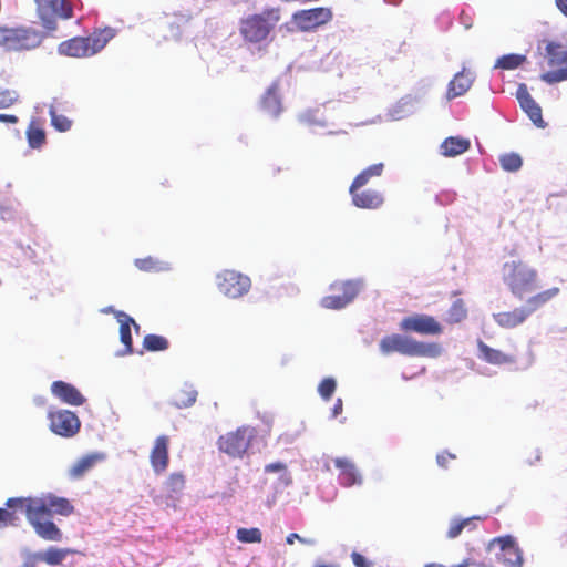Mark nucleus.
<instances>
[{
    "label": "nucleus",
    "instance_id": "obj_1",
    "mask_svg": "<svg viewBox=\"0 0 567 567\" xmlns=\"http://www.w3.org/2000/svg\"><path fill=\"white\" fill-rule=\"evenodd\" d=\"M502 279L509 292L518 300L535 295L539 287L537 269L523 260H512L503 265Z\"/></svg>",
    "mask_w": 567,
    "mask_h": 567
},
{
    "label": "nucleus",
    "instance_id": "obj_2",
    "mask_svg": "<svg viewBox=\"0 0 567 567\" xmlns=\"http://www.w3.org/2000/svg\"><path fill=\"white\" fill-rule=\"evenodd\" d=\"M379 347L385 355L398 352L406 357L437 358L442 353V347L436 342L426 343L399 333L385 336Z\"/></svg>",
    "mask_w": 567,
    "mask_h": 567
},
{
    "label": "nucleus",
    "instance_id": "obj_3",
    "mask_svg": "<svg viewBox=\"0 0 567 567\" xmlns=\"http://www.w3.org/2000/svg\"><path fill=\"white\" fill-rule=\"evenodd\" d=\"M559 293L560 289L558 287H551L549 289L536 292L526 299L525 306L515 308L509 311L495 313L494 320L499 327L504 329L516 328L519 324H523L533 312L543 308Z\"/></svg>",
    "mask_w": 567,
    "mask_h": 567
},
{
    "label": "nucleus",
    "instance_id": "obj_4",
    "mask_svg": "<svg viewBox=\"0 0 567 567\" xmlns=\"http://www.w3.org/2000/svg\"><path fill=\"white\" fill-rule=\"evenodd\" d=\"M279 20V9H267L259 14H252L244 19L240 24V34L248 42L259 43L267 39Z\"/></svg>",
    "mask_w": 567,
    "mask_h": 567
},
{
    "label": "nucleus",
    "instance_id": "obj_5",
    "mask_svg": "<svg viewBox=\"0 0 567 567\" xmlns=\"http://www.w3.org/2000/svg\"><path fill=\"white\" fill-rule=\"evenodd\" d=\"M113 37V30L106 29L89 38H73L62 42L58 51L60 54L74 58L91 56L100 52Z\"/></svg>",
    "mask_w": 567,
    "mask_h": 567
},
{
    "label": "nucleus",
    "instance_id": "obj_6",
    "mask_svg": "<svg viewBox=\"0 0 567 567\" xmlns=\"http://www.w3.org/2000/svg\"><path fill=\"white\" fill-rule=\"evenodd\" d=\"M332 19V11L329 8H313L295 12L291 19L280 27L285 33L309 32L327 24Z\"/></svg>",
    "mask_w": 567,
    "mask_h": 567
},
{
    "label": "nucleus",
    "instance_id": "obj_7",
    "mask_svg": "<svg viewBox=\"0 0 567 567\" xmlns=\"http://www.w3.org/2000/svg\"><path fill=\"white\" fill-rule=\"evenodd\" d=\"M42 40L43 35L32 29L0 27V47L8 51L32 50L38 48Z\"/></svg>",
    "mask_w": 567,
    "mask_h": 567
},
{
    "label": "nucleus",
    "instance_id": "obj_8",
    "mask_svg": "<svg viewBox=\"0 0 567 567\" xmlns=\"http://www.w3.org/2000/svg\"><path fill=\"white\" fill-rule=\"evenodd\" d=\"M218 290L226 297L236 299L246 295L251 287L250 278L239 271L225 269L216 276Z\"/></svg>",
    "mask_w": 567,
    "mask_h": 567
},
{
    "label": "nucleus",
    "instance_id": "obj_9",
    "mask_svg": "<svg viewBox=\"0 0 567 567\" xmlns=\"http://www.w3.org/2000/svg\"><path fill=\"white\" fill-rule=\"evenodd\" d=\"M254 430L241 426L218 439V449L231 457H241L250 445Z\"/></svg>",
    "mask_w": 567,
    "mask_h": 567
},
{
    "label": "nucleus",
    "instance_id": "obj_10",
    "mask_svg": "<svg viewBox=\"0 0 567 567\" xmlns=\"http://www.w3.org/2000/svg\"><path fill=\"white\" fill-rule=\"evenodd\" d=\"M29 499H16L10 503H28L31 508L38 513H47L51 516L52 514L69 516L74 512V506L68 498L58 497L54 495H47L44 497H28Z\"/></svg>",
    "mask_w": 567,
    "mask_h": 567
},
{
    "label": "nucleus",
    "instance_id": "obj_11",
    "mask_svg": "<svg viewBox=\"0 0 567 567\" xmlns=\"http://www.w3.org/2000/svg\"><path fill=\"white\" fill-rule=\"evenodd\" d=\"M38 6V14L48 30H55L56 18L69 19L72 17V8L68 0H34Z\"/></svg>",
    "mask_w": 567,
    "mask_h": 567
},
{
    "label": "nucleus",
    "instance_id": "obj_12",
    "mask_svg": "<svg viewBox=\"0 0 567 567\" xmlns=\"http://www.w3.org/2000/svg\"><path fill=\"white\" fill-rule=\"evenodd\" d=\"M331 290L336 293L323 297L320 303L326 309L339 310L353 301L360 287L358 282L348 280L332 284Z\"/></svg>",
    "mask_w": 567,
    "mask_h": 567
},
{
    "label": "nucleus",
    "instance_id": "obj_13",
    "mask_svg": "<svg viewBox=\"0 0 567 567\" xmlns=\"http://www.w3.org/2000/svg\"><path fill=\"white\" fill-rule=\"evenodd\" d=\"M400 329L423 336H439L443 332L442 324L434 317L424 313H415L403 318L400 322Z\"/></svg>",
    "mask_w": 567,
    "mask_h": 567
},
{
    "label": "nucleus",
    "instance_id": "obj_14",
    "mask_svg": "<svg viewBox=\"0 0 567 567\" xmlns=\"http://www.w3.org/2000/svg\"><path fill=\"white\" fill-rule=\"evenodd\" d=\"M25 506V516L35 533L45 540L60 542L62 539V533L59 527L51 520H43L47 517V513H38L31 508L28 503H19Z\"/></svg>",
    "mask_w": 567,
    "mask_h": 567
},
{
    "label": "nucleus",
    "instance_id": "obj_15",
    "mask_svg": "<svg viewBox=\"0 0 567 567\" xmlns=\"http://www.w3.org/2000/svg\"><path fill=\"white\" fill-rule=\"evenodd\" d=\"M48 419L50 420V430L60 436L71 437L80 431L79 417L69 410L51 411Z\"/></svg>",
    "mask_w": 567,
    "mask_h": 567
},
{
    "label": "nucleus",
    "instance_id": "obj_16",
    "mask_svg": "<svg viewBox=\"0 0 567 567\" xmlns=\"http://www.w3.org/2000/svg\"><path fill=\"white\" fill-rule=\"evenodd\" d=\"M491 545H497L501 553L497 556L505 567H522L524 563L523 551L518 547L514 537L507 535L496 537L491 542Z\"/></svg>",
    "mask_w": 567,
    "mask_h": 567
},
{
    "label": "nucleus",
    "instance_id": "obj_17",
    "mask_svg": "<svg viewBox=\"0 0 567 567\" xmlns=\"http://www.w3.org/2000/svg\"><path fill=\"white\" fill-rule=\"evenodd\" d=\"M352 204L362 209H378L384 203L383 194L377 189L364 187H357L353 189V184L349 187Z\"/></svg>",
    "mask_w": 567,
    "mask_h": 567
},
{
    "label": "nucleus",
    "instance_id": "obj_18",
    "mask_svg": "<svg viewBox=\"0 0 567 567\" xmlns=\"http://www.w3.org/2000/svg\"><path fill=\"white\" fill-rule=\"evenodd\" d=\"M169 437L167 435H159L156 437L154 445L150 453V463L156 474L164 473L169 463Z\"/></svg>",
    "mask_w": 567,
    "mask_h": 567
},
{
    "label": "nucleus",
    "instance_id": "obj_19",
    "mask_svg": "<svg viewBox=\"0 0 567 567\" xmlns=\"http://www.w3.org/2000/svg\"><path fill=\"white\" fill-rule=\"evenodd\" d=\"M51 392L60 401L70 405L79 406L85 402L82 393L74 385L64 381H54L51 384Z\"/></svg>",
    "mask_w": 567,
    "mask_h": 567
},
{
    "label": "nucleus",
    "instance_id": "obj_20",
    "mask_svg": "<svg viewBox=\"0 0 567 567\" xmlns=\"http://www.w3.org/2000/svg\"><path fill=\"white\" fill-rule=\"evenodd\" d=\"M104 458L105 455L99 452L82 456L69 468V477L74 481L83 478L97 463L104 461Z\"/></svg>",
    "mask_w": 567,
    "mask_h": 567
},
{
    "label": "nucleus",
    "instance_id": "obj_21",
    "mask_svg": "<svg viewBox=\"0 0 567 567\" xmlns=\"http://www.w3.org/2000/svg\"><path fill=\"white\" fill-rule=\"evenodd\" d=\"M334 465L340 470V483L346 487H351L353 485H360L362 483V477L357 471L355 465L346 457H338L334 461Z\"/></svg>",
    "mask_w": 567,
    "mask_h": 567
},
{
    "label": "nucleus",
    "instance_id": "obj_22",
    "mask_svg": "<svg viewBox=\"0 0 567 567\" xmlns=\"http://www.w3.org/2000/svg\"><path fill=\"white\" fill-rule=\"evenodd\" d=\"M16 499H29L28 497H12L8 498L6 502L7 508L0 507V528H4L8 526H18L20 523L19 513L25 514V506H22L18 503H10V501Z\"/></svg>",
    "mask_w": 567,
    "mask_h": 567
},
{
    "label": "nucleus",
    "instance_id": "obj_23",
    "mask_svg": "<svg viewBox=\"0 0 567 567\" xmlns=\"http://www.w3.org/2000/svg\"><path fill=\"white\" fill-rule=\"evenodd\" d=\"M474 76L471 72H466L465 70L456 73L454 78L449 83L446 97L447 101H451L457 96L463 95L471 87L473 83Z\"/></svg>",
    "mask_w": 567,
    "mask_h": 567
},
{
    "label": "nucleus",
    "instance_id": "obj_24",
    "mask_svg": "<svg viewBox=\"0 0 567 567\" xmlns=\"http://www.w3.org/2000/svg\"><path fill=\"white\" fill-rule=\"evenodd\" d=\"M480 357L491 364L502 365V364H511L516 361L515 357L505 354L497 349H493L483 341H478L477 343Z\"/></svg>",
    "mask_w": 567,
    "mask_h": 567
},
{
    "label": "nucleus",
    "instance_id": "obj_25",
    "mask_svg": "<svg viewBox=\"0 0 567 567\" xmlns=\"http://www.w3.org/2000/svg\"><path fill=\"white\" fill-rule=\"evenodd\" d=\"M470 147V140L460 136L446 137L440 146L441 154L445 157H454L461 155L468 151Z\"/></svg>",
    "mask_w": 567,
    "mask_h": 567
},
{
    "label": "nucleus",
    "instance_id": "obj_26",
    "mask_svg": "<svg viewBox=\"0 0 567 567\" xmlns=\"http://www.w3.org/2000/svg\"><path fill=\"white\" fill-rule=\"evenodd\" d=\"M117 321L120 322V338L121 342L125 346V353H132V334H131V326H134L136 330L140 329V326L134 321L125 312L118 311L116 313Z\"/></svg>",
    "mask_w": 567,
    "mask_h": 567
},
{
    "label": "nucleus",
    "instance_id": "obj_27",
    "mask_svg": "<svg viewBox=\"0 0 567 567\" xmlns=\"http://www.w3.org/2000/svg\"><path fill=\"white\" fill-rule=\"evenodd\" d=\"M28 144L31 148H41L47 142V135L42 125L32 120L25 132Z\"/></svg>",
    "mask_w": 567,
    "mask_h": 567
},
{
    "label": "nucleus",
    "instance_id": "obj_28",
    "mask_svg": "<svg viewBox=\"0 0 567 567\" xmlns=\"http://www.w3.org/2000/svg\"><path fill=\"white\" fill-rule=\"evenodd\" d=\"M383 169V163L370 165L354 177V179L351 183L353 184V189L357 187H364L371 181V178L381 176Z\"/></svg>",
    "mask_w": 567,
    "mask_h": 567
},
{
    "label": "nucleus",
    "instance_id": "obj_29",
    "mask_svg": "<svg viewBox=\"0 0 567 567\" xmlns=\"http://www.w3.org/2000/svg\"><path fill=\"white\" fill-rule=\"evenodd\" d=\"M196 399L197 391L190 385H185L175 393L173 404L178 409H185L192 406Z\"/></svg>",
    "mask_w": 567,
    "mask_h": 567
},
{
    "label": "nucleus",
    "instance_id": "obj_30",
    "mask_svg": "<svg viewBox=\"0 0 567 567\" xmlns=\"http://www.w3.org/2000/svg\"><path fill=\"white\" fill-rule=\"evenodd\" d=\"M70 553V549L50 547L44 553L35 554L34 558L43 560L48 565L55 566L62 564V561Z\"/></svg>",
    "mask_w": 567,
    "mask_h": 567
},
{
    "label": "nucleus",
    "instance_id": "obj_31",
    "mask_svg": "<svg viewBox=\"0 0 567 567\" xmlns=\"http://www.w3.org/2000/svg\"><path fill=\"white\" fill-rule=\"evenodd\" d=\"M185 475L181 472L172 473L165 481L164 488L169 497H174L183 492L185 487Z\"/></svg>",
    "mask_w": 567,
    "mask_h": 567
},
{
    "label": "nucleus",
    "instance_id": "obj_32",
    "mask_svg": "<svg viewBox=\"0 0 567 567\" xmlns=\"http://www.w3.org/2000/svg\"><path fill=\"white\" fill-rule=\"evenodd\" d=\"M499 165L505 172H517L523 166V158L518 153L509 152L501 154L498 157Z\"/></svg>",
    "mask_w": 567,
    "mask_h": 567
},
{
    "label": "nucleus",
    "instance_id": "obj_33",
    "mask_svg": "<svg viewBox=\"0 0 567 567\" xmlns=\"http://www.w3.org/2000/svg\"><path fill=\"white\" fill-rule=\"evenodd\" d=\"M467 317V309L462 299L455 300L446 313V321L451 324L460 323Z\"/></svg>",
    "mask_w": 567,
    "mask_h": 567
},
{
    "label": "nucleus",
    "instance_id": "obj_34",
    "mask_svg": "<svg viewBox=\"0 0 567 567\" xmlns=\"http://www.w3.org/2000/svg\"><path fill=\"white\" fill-rule=\"evenodd\" d=\"M168 340L158 334H146L143 340V347L150 352L164 351L168 349Z\"/></svg>",
    "mask_w": 567,
    "mask_h": 567
},
{
    "label": "nucleus",
    "instance_id": "obj_35",
    "mask_svg": "<svg viewBox=\"0 0 567 567\" xmlns=\"http://www.w3.org/2000/svg\"><path fill=\"white\" fill-rule=\"evenodd\" d=\"M526 61L523 54H506L497 59L495 68L503 70H515Z\"/></svg>",
    "mask_w": 567,
    "mask_h": 567
},
{
    "label": "nucleus",
    "instance_id": "obj_36",
    "mask_svg": "<svg viewBox=\"0 0 567 567\" xmlns=\"http://www.w3.org/2000/svg\"><path fill=\"white\" fill-rule=\"evenodd\" d=\"M236 537L241 543H261L262 533L259 528H239L237 530Z\"/></svg>",
    "mask_w": 567,
    "mask_h": 567
},
{
    "label": "nucleus",
    "instance_id": "obj_37",
    "mask_svg": "<svg viewBox=\"0 0 567 567\" xmlns=\"http://www.w3.org/2000/svg\"><path fill=\"white\" fill-rule=\"evenodd\" d=\"M135 266L142 271H161L165 267L163 262L154 259L153 257L138 258L134 261Z\"/></svg>",
    "mask_w": 567,
    "mask_h": 567
},
{
    "label": "nucleus",
    "instance_id": "obj_38",
    "mask_svg": "<svg viewBox=\"0 0 567 567\" xmlns=\"http://www.w3.org/2000/svg\"><path fill=\"white\" fill-rule=\"evenodd\" d=\"M281 94L279 91V85L277 83H272L262 96V103L265 106H276L281 104Z\"/></svg>",
    "mask_w": 567,
    "mask_h": 567
},
{
    "label": "nucleus",
    "instance_id": "obj_39",
    "mask_svg": "<svg viewBox=\"0 0 567 567\" xmlns=\"http://www.w3.org/2000/svg\"><path fill=\"white\" fill-rule=\"evenodd\" d=\"M51 123L60 132H66L71 128L72 121L66 116L58 114L55 109L50 110Z\"/></svg>",
    "mask_w": 567,
    "mask_h": 567
},
{
    "label": "nucleus",
    "instance_id": "obj_40",
    "mask_svg": "<svg viewBox=\"0 0 567 567\" xmlns=\"http://www.w3.org/2000/svg\"><path fill=\"white\" fill-rule=\"evenodd\" d=\"M472 520L473 518H465L452 522L447 530V537L453 539L460 536L463 529L472 524Z\"/></svg>",
    "mask_w": 567,
    "mask_h": 567
},
{
    "label": "nucleus",
    "instance_id": "obj_41",
    "mask_svg": "<svg viewBox=\"0 0 567 567\" xmlns=\"http://www.w3.org/2000/svg\"><path fill=\"white\" fill-rule=\"evenodd\" d=\"M336 381L332 378H327L319 384V393L324 400H330L333 392L336 391Z\"/></svg>",
    "mask_w": 567,
    "mask_h": 567
},
{
    "label": "nucleus",
    "instance_id": "obj_42",
    "mask_svg": "<svg viewBox=\"0 0 567 567\" xmlns=\"http://www.w3.org/2000/svg\"><path fill=\"white\" fill-rule=\"evenodd\" d=\"M530 118V121L540 128H544L546 126V123L543 120L542 116V109H524Z\"/></svg>",
    "mask_w": 567,
    "mask_h": 567
},
{
    "label": "nucleus",
    "instance_id": "obj_43",
    "mask_svg": "<svg viewBox=\"0 0 567 567\" xmlns=\"http://www.w3.org/2000/svg\"><path fill=\"white\" fill-rule=\"evenodd\" d=\"M516 97L520 103V106H528V104L532 102V97L527 90V86L524 84L518 85L516 90Z\"/></svg>",
    "mask_w": 567,
    "mask_h": 567
},
{
    "label": "nucleus",
    "instance_id": "obj_44",
    "mask_svg": "<svg viewBox=\"0 0 567 567\" xmlns=\"http://www.w3.org/2000/svg\"><path fill=\"white\" fill-rule=\"evenodd\" d=\"M18 102V94L10 91H0V106H10Z\"/></svg>",
    "mask_w": 567,
    "mask_h": 567
},
{
    "label": "nucleus",
    "instance_id": "obj_45",
    "mask_svg": "<svg viewBox=\"0 0 567 567\" xmlns=\"http://www.w3.org/2000/svg\"><path fill=\"white\" fill-rule=\"evenodd\" d=\"M295 540H298L299 543L308 546H313L316 544L315 539L311 538H303L297 533H291L286 537V543L288 545H292Z\"/></svg>",
    "mask_w": 567,
    "mask_h": 567
},
{
    "label": "nucleus",
    "instance_id": "obj_46",
    "mask_svg": "<svg viewBox=\"0 0 567 567\" xmlns=\"http://www.w3.org/2000/svg\"><path fill=\"white\" fill-rule=\"evenodd\" d=\"M352 563L355 567H372L373 563L368 560L363 555L360 553L353 551L351 554Z\"/></svg>",
    "mask_w": 567,
    "mask_h": 567
},
{
    "label": "nucleus",
    "instance_id": "obj_47",
    "mask_svg": "<svg viewBox=\"0 0 567 567\" xmlns=\"http://www.w3.org/2000/svg\"><path fill=\"white\" fill-rule=\"evenodd\" d=\"M286 470H287V465L282 462H275V463L267 464L265 466L266 473L286 472Z\"/></svg>",
    "mask_w": 567,
    "mask_h": 567
},
{
    "label": "nucleus",
    "instance_id": "obj_48",
    "mask_svg": "<svg viewBox=\"0 0 567 567\" xmlns=\"http://www.w3.org/2000/svg\"><path fill=\"white\" fill-rule=\"evenodd\" d=\"M455 456L449 452H442L436 456L437 464L441 467H447L450 461L454 460Z\"/></svg>",
    "mask_w": 567,
    "mask_h": 567
},
{
    "label": "nucleus",
    "instance_id": "obj_49",
    "mask_svg": "<svg viewBox=\"0 0 567 567\" xmlns=\"http://www.w3.org/2000/svg\"><path fill=\"white\" fill-rule=\"evenodd\" d=\"M343 410V403L341 399H338L332 408V416L337 417L342 413Z\"/></svg>",
    "mask_w": 567,
    "mask_h": 567
},
{
    "label": "nucleus",
    "instance_id": "obj_50",
    "mask_svg": "<svg viewBox=\"0 0 567 567\" xmlns=\"http://www.w3.org/2000/svg\"><path fill=\"white\" fill-rule=\"evenodd\" d=\"M475 566H480V564H477L475 560H473L471 558H466L462 563L455 565L454 567H475Z\"/></svg>",
    "mask_w": 567,
    "mask_h": 567
},
{
    "label": "nucleus",
    "instance_id": "obj_51",
    "mask_svg": "<svg viewBox=\"0 0 567 567\" xmlns=\"http://www.w3.org/2000/svg\"><path fill=\"white\" fill-rule=\"evenodd\" d=\"M558 9L567 16V0H556Z\"/></svg>",
    "mask_w": 567,
    "mask_h": 567
},
{
    "label": "nucleus",
    "instance_id": "obj_52",
    "mask_svg": "<svg viewBox=\"0 0 567 567\" xmlns=\"http://www.w3.org/2000/svg\"><path fill=\"white\" fill-rule=\"evenodd\" d=\"M0 121L1 122H16L17 118L14 116H11V115L0 114Z\"/></svg>",
    "mask_w": 567,
    "mask_h": 567
},
{
    "label": "nucleus",
    "instance_id": "obj_53",
    "mask_svg": "<svg viewBox=\"0 0 567 567\" xmlns=\"http://www.w3.org/2000/svg\"><path fill=\"white\" fill-rule=\"evenodd\" d=\"M21 567H35V564L31 560H27L23 563Z\"/></svg>",
    "mask_w": 567,
    "mask_h": 567
},
{
    "label": "nucleus",
    "instance_id": "obj_54",
    "mask_svg": "<svg viewBox=\"0 0 567 567\" xmlns=\"http://www.w3.org/2000/svg\"><path fill=\"white\" fill-rule=\"evenodd\" d=\"M313 567H339L337 565H328V564H316Z\"/></svg>",
    "mask_w": 567,
    "mask_h": 567
},
{
    "label": "nucleus",
    "instance_id": "obj_55",
    "mask_svg": "<svg viewBox=\"0 0 567 567\" xmlns=\"http://www.w3.org/2000/svg\"><path fill=\"white\" fill-rule=\"evenodd\" d=\"M424 567H445V566L435 564V563H431V564H426Z\"/></svg>",
    "mask_w": 567,
    "mask_h": 567
},
{
    "label": "nucleus",
    "instance_id": "obj_56",
    "mask_svg": "<svg viewBox=\"0 0 567 567\" xmlns=\"http://www.w3.org/2000/svg\"><path fill=\"white\" fill-rule=\"evenodd\" d=\"M291 480L289 477L286 478V484H289Z\"/></svg>",
    "mask_w": 567,
    "mask_h": 567
}]
</instances>
